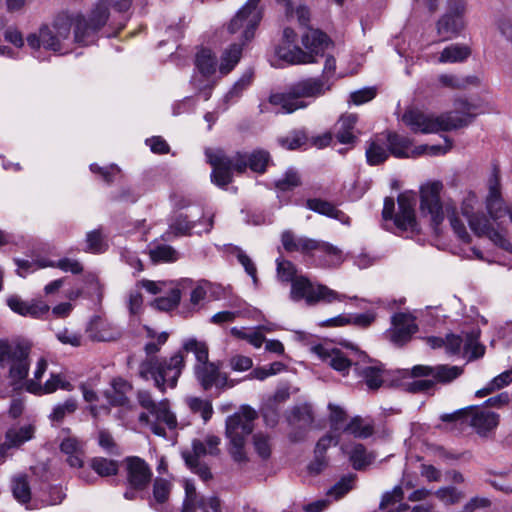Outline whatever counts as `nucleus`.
<instances>
[{
    "mask_svg": "<svg viewBox=\"0 0 512 512\" xmlns=\"http://www.w3.org/2000/svg\"><path fill=\"white\" fill-rule=\"evenodd\" d=\"M207 162L212 167L211 180L218 187L224 188L233 181V173H244L247 168L255 173L263 174L271 161L270 153L256 149L251 153L236 152L227 155L222 149H206Z\"/></svg>",
    "mask_w": 512,
    "mask_h": 512,
    "instance_id": "nucleus-1",
    "label": "nucleus"
},
{
    "mask_svg": "<svg viewBox=\"0 0 512 512\" xmlns=\"http://www.w3.org/2000/svg\"><path fill=\"white\" fill-rule=\"evenodd\" d=\"M336 70V60L327 56L320 77H308L291 84L286 91L269 96V103L281 107V112L291 114L299 109L308 107L306 98L316 99L331 89L330 78Z\"/></svg>",
    "mask_w": 512,
    "mask_h": 512,
    "instance_id": "nucleus-2",
    "label": "nucleus"
},
{
    "mask_svg": "<svg viewBox=\"0 0 512 512\" xmlns=\"http://www.w3.org/2000/svg\"><path fill=\"white\" fill-rule=\"evenodd\" d=\"M456 111L435 115L417 108L407 109L402 115L403 123L415 134H433L440 131H451L470 125L476 113H472L474 105L467 100L456 102Z\"/></svg>",
    "mask_w": 512,
    "mask_h": 512,
    "instance_id": "nucleus-3",
    "label": "nucleus"
},
{
    "mask_svg": "<svg viewBox=\"0 0 512 512\" xmlns=\"http://www.w3.org/2000/svg\"><path fill=\"white\" fill-rule=\"evenodd\" d=\"M161 346L156 341H150L145 344L144 351L146 358L141 361L138 367V376L145 381L152 380L154 386L165 393L167 388H175L178 379L185 366L184 355L181 351L175 353L170 358L157 357Z\"/></svg>",
    "mask_w": 512,
    "mask_h": 512,
    "instance_id": "nucleus-4",
    "label": "nucleus"
},
{
    "mask_svg": "<svg viewBox=\"0 0 512 512\" xmlns=\"http://www.w3.org/2000/svg\"><path fill=\"white\" fill-rule=\"evenodd\" d=\"M443 184L440 181L428 183L421 187L420 190V210L423 215H429L431 224L435 231L442 224L445 213L449 219L450 225L464 243H470L471 237L466 230L464 223L458 218L455 207L446 206L445 211L440 199V193Z\"/></svg>",
    "mask_w": 512,
    "mask_h": 512,
    "instance_id": "nucleus-5",
    "label": "nucleus"
},
{
    "mask_svg": "<svg viewBox=\"0 0 512 512\" xmlns=\"http://www.w3.org/2000/svg\"><path fill=\"white\" fill-rule=\"evenodd\" d=\"M109 6L124 12L130 8L131 0H99L87 16L78 15L74 21L76 43L88 46L97 41L99 31L109 19Z\"/></svg>",
    "mask_w": 512,
    "mask_h": 512,
    "instance_id": "nucleus-6",
    "label": "nucleus"
},
{
    "mask_svg": "<svg viewBox=\"0 0 512 512\" xmlns=\"http://www.w3.org/2000/svg\"><path fill=\"white\" fill-rule=\"evenodd\" d=\"M109 6L124 12L130 8L131 0H99L87 16L78 15L74 21L76 43L88 46L97 41L99 31L109 19Z\"/></svg>",
    "mask_w": 512,
    "mask_h": 512,
    "instance_id": "nucleus-7",
    "label": "nucleus"
},
{
    "mask_svg": "<svg viewBox=\"0 0 512 512\" xmlns=\"http://www.w3.org/2000/svg\"><path fill=\"white\" fill-rule=\"evenodd\" d=\"M256 411L248 405L241 407L240 411L226 419V436L230 440L229 453L238 463L247 461L244 451L246 438L253 432Z\"/></svg>",
    "mask_w": 512,
    "mask_h": 512,
    "instance_id": "nucleus-8",
    "label": "nucleus"
},
{
    "mask_svg": "<svg viewBox=\"0 0 512 512\" xmlns=\"http://www.w3.org/2000/svg\"><path fill=\"white\" fill-rule=\"evenodd\" d=\"M329 37L319 29L309 28L302 36V44L308 52L302 50L298 46L292 48L279 46L276 54L279 59L289 64H307L316 62L317 56H323L324 51L329 46Z\"/></svg>",
    "mask_w": 512,
    "mask_h": 512,
    "instance_id": "nucleus-9",
    "label": "nucleus"
},
{
    "mask_svg": "<svg viewBox=\"0 0 512 512\" xmlns=\"http://www.w3.org/2000/svg\"><path fill=\"white\" fill-rule=\"evenodd\" d=\"M340 344L349 349L347 354L340 349H330L320 344L314 346L312 350L323 362L344 376L348 374L350 367L354 366L355 370H358L361 363L372 362L366 352L351 342L343 341Z\"/></svg>",
    "mask_w": 512,
    "mask_h": 512,
    "instance_id": "nucleus-10",
    "label": "nucleus"
},
{
    "mask_svg": "<svg viewBox=\"0 0 512 512\" xmlns=\"http://www.w3.org/2000/svg\"><path fill=\"white\" fill-rule=\"evenodd\" d=\"M398 212L395 211V202L392 197H386L382 210L384 220H393L394 225L400 231H409L411 233L419 232L418 224L415 216L414 206L416 198L414 194L401 193L398 198Z\"/></svg>",
    "mask_w": 512,
    "mask_h": 512,
    "instance_id": "nucleus-11",
    "label": "nucleus"
},
{
    "mask_svg": "<svg viewBox=\"0 0 512 512\" xmlns=\"http://www.w3.org/2000/svg\"><path fill=\"white\" fill-rule=\"evenodd\" d=\"M281 243L288 253L299 252L304 256L312 257L314 252L318 251L329 257L331 262H339L341 260V251L336 246L305 236L298 237L291 230L282 232Z\"/></svg>",
    "mask_w": 512,
    "mask_h": 512,
    "instance_id": "nucleus-12",
    "label": "nucleus"
},
{
    "mask_svg": "<svg viewBox=\"0 0 512 512\" xmlns=\"http://www.w3.org/2000/svg\"><path fill=\"white\" fill-rule=\"evenodd\" d=\"M290 298L295 302L305 300L307 305L313 306L319 302L342 301L345 296L325 285H315L305 276H298L291 283Z\"/></svg>",
    "mask_w": 512,
    "mask_h": 512,
    "instance_id": "nucleus-13",
    "label": "nucleus"
},
{
    "mask_svg": "<svg viewBox=\"0 0 512 512\" xmlns=\"http://www.w3.org/2000/svg\"><path fill=\"white\" fill-rule=\"evenodd\" d=\"M475 201V195H471L462 202L461 206L462 215L467 219L470 229L476 236L488 237L495 245L508 251L511 248L510 242L493 227L486 215L473 212Z\"/></svg>",
    "mask_w": 512,
    "mask_h": 512,
    "instance_id": "nucleus-14",
    "label": "nucleus"
},
{
    "mask_svg": "<svg viewBox=\"0 0 512 512\" xmlns=\"http://www.w3.org/2000/svg\"><path fill=\"white\" fill-rule=\"evenodd\" d=\"M29 352L28 346L0 341V366L10 363L9 376L14 382H20L28 376Z\"/></svg>",
    "mask_w": 512,
    "mask_h": 512,
    "instance_id": "nucleus-15",
    "label": "nucleus"
},
{
    "mask_svg": "<svg viewBox=\"0 0 512 512\" xmlns=\"http://www.w3.org/2000/svg\"><path fill=\"white\" fill-rule=\"evenodd\" d=\"M194 63L202 78L194 76L191 83L198 91V94L207 101L210 99L215 86V82L211 81L210 77L216 72V56L210 49L202 48L196 53Z\"/></svg>",
    "mask_w": 512,
    "mask_h": 512,
    "instance_id": "nucleus-16",
    "label": "nucleus"
},
{
    "mask_svg": "<svg viewBox=\"0 0 512 512\" xmlns=\"http://www.w3.org/2000/svg\"><path fill=\"white\" fill-rule=\"evenodd\" d=\"M194 374L198 383L205 391L212 387L224 390L235 385V382L230 380L227 374L221 373L220 365L215 362L209 361L204 364H195Z\"/></svg>",
    "mask_w": 512,
    "mask_h": 512,
    "instance_id": "nucleus-17",
    "label": "nucleus"
},
{
    "mask_svg": "<svg viewBox=\"0 0 512 512\" xmlns=\"http://www.w3.org/2000/svg\"><path fill=\"white\" fill-rule=\"evenodd\" d=\"M464 370L460 366L439 364L436 366L415 365L410 371L413 378L431 377L434 381V387L437 384L447 385L456 380L463 374Z\"/></svg>",
    "mask_w": 512,
    "mask_h": 512,
    "instance_id": "nucleus-18",
    "label": "nucleus"
},
{
    "mask_svg": "<svg viewBox=\"0 0 512 512\" xmlns=\"http://www.w3.org/2000/svg\"><path fill=\"white\" fill-rule=\"evenodd\" d=\"M418 331L415 318L407 313H396L392 316V327L385 332V337L397 346L410 341L413 334Z\"/></svg>",
    "mask_w": 512,
    "mask_h": 512,
    "instance_id": "nucleus-19",
    "label": "nucleus"
},
{
    "mask_svg": "<svg viewBox=\"0 0 512 512\" xmlns=\"http://www.w3.org/2000/svg\"><path fill=\"white\" fill-rule=\"evenodd\" d=\"M287 422L290 426L298 427V430L292 431L289 438L292 442H300L305 439L306 432L314 422V413L312 406L308 403L295 405L291 408Z\"/></svg>",
    "mask_w": 512,
    "mask_h": 512,
    "instance_id": "nucleus-20",
    "label": "nucleus"
},
{
    "mask_svg": "<svg viewBox=\"0 0 512 512\" xmlns=\"http://www.w3.org/2000/svg\"><path fill=\"white\" fill-rule=\"evenodd\" d=\"M128 485L136 490H144L150 483L152 471L149 465L138 456H129L124 460Z\"/></svg>",
    "mask_w": 512,
    "mask_h": 512,
    "instance_id": "nucleus-21",
    "label": "nucleus"
},
{
    "mask_svg": "<svg viewBox=\"0 0 512 512\" xmlns=\"http://www.w3.org/2000/svg\"><path fill=\"white\" fill-rule=\"evenodd\" d=\"M468 425L473 427L478 435L487 436L494 431L499 424V414L489 411L484 407L471 405Z\"/></svg>",
    "mask_w": 512,
    "mask_h": 512,
    "instance_id": "nucleus-22",
    "label": "nucleus"
},
{
    "mask_svg": "<svg viewBox=\"0 0 512 512\" xmlns=\"http://www.w3.org/2000/svg\"><path fill=\"white\" fill-rule=\"evenodd\" d=\"M6 302L13 312L25 317L41 318L50 310V307L42 300L25 301L18 295L9 296Z\"/></svg>",
    "mask_w": 512,
    "mask_h": 512,
    "instance_id": "nucleus-23",
    "label": "nucleus"
},
{
    "mask_svg": "<svg viewBox=\"0 0 512 512\" xmlns=\"http://www.w3.org/2000/svg\"><path fill=\"white\" fill-rule=\"evenodd\" d=\"M111 390L105 391V397L113 407H123L132 409L133 405L128 394L133 390L131 382L122 377L113 378L111 381Z\"/></svg>",
    "mask_w": 512,
    "mask_h": 512,
    "instance_id": "nucleus-24",
    "label": "nucleus"
},
{
    "mask_svg": "<svg viewBox=\"0 0 512 512\" xmlns=\"http://www.w3.org/2000/svg\"><path fill=\"white\" fill-rule=\"evenodd\" d=\"M477 336L474 333L466 334L465 341L460 335L448 334L445 338V347L451 354H458L462 346L465 351L472 348L470 359H477L484 354V347L476 344Z\"/></svg>",
    "mask_w": 512,
    "mask_h": 512,
    "instance_id": "nucleus-25",
    "label": "nucleus"
},
{
    "mask_svg": "<svg viewBox=\"0 0 512 512\" xmlns=\"http://www.w3.org/2000/svg\"><path fill=\"white\" fill-rule=\"evenodd\" d=\"M149 414L154 417L153 423H151V431L158 436H165L166 430L161 424H165L169 429H174L177 426V420L175 415L170 411L168 400H162L158 402L156 408L153 409Z\"/></svg>",
    "mask_w": 512,
    "mask_h": 512,
    "instance_id": "nucleus-26",
    "label": "nucleus"
},
{
    "mask_svg": "<svg viewBox=\"0 0 512 512\" xmlns=\"http://www.w3.org/2000/svg\"><path fill=\"white\" fill-rule=\"evenodd\" d=\"M27 43L32 49H39L41 46L46 50L54 52L61 51V40L54 30L47 25H43L39 29L38 34H30L27 37Z\"/></svg>",
    "mask_w": 512,
    "mask_h": 512,
    "instance_id": "nucleus-27",
    "label": "nucleus"
},
{
    "mask_svg": "<svg viewBox=\"0 0 512 512\" xmlns=\"http://www.w3.org/2000/svg\"><path fill=\"white\" fill-rule=\"evenodd\" d=\"M252 10L243 6L236 16L230 21L228 30L230 33H237L240 29H243V38L245 41H249L254 37V32L260 22H253Z\"/></svg>",
    "mask_w": 512,
    "mask_h": 512,
    "instance_id": "nucleus-28",
    "label": "nucleus"
},
{
    "mask_svg": "<svg viewBox=\"0 0 512 512\" xmlns=\"http://www.w3.org/2000/svg\"><path fill=\"white\" fill-rule=\"evenodd\" d=\"M86 332L93 341H114L119 338L120 332L111 327V325L103 320L100 316H94L89 322Z\"/></svg>",
    "mask_w": 512,
    "mask_h": 512,
    "instance_id": "nucleus-29",
    "label": "nucleus"
},
{
    "mask_svg": "<svg viewBox=\"0 0 512 512\" xmlns=\"http://www.w3.org/2000/svg\"><path fill=\"white\" fill-rule=\"evenodd\" d=\"M306 207L320 215L335 219L342 224L349 225L350 217L342 210L338 209L332 202L321 198H309L306 201Z\"/></svg>",
    "mask_w": 512,
    "mask_h": 512,
    "instance_id": "nucleus-30",
    "label": "nucleus"
},
{
    "mask_svg": "<svg viewBox=\"0 0 512 512\" xmlns=\"http://www.w3.org/2000/svg\"><path fill=\"white\" fill-rule=\"evenodd\" d=\"M358 122L357 114H344L335 124V138L341 144L353 146L358 138L354 134L355 126Z\"/></svg>",
    "mask_w": 512,
    "mask_h": 512,
    "instance_id": "nucleus-31",
    "label": "nucleus"
},
{
    "mask_svg": "<svg viewBox=\"0 0 512 512\" xmlns=\"http://www.w3.org/2000/svg\"><path fill=\"white\" fill-rule=\"evenodd\" d=\"M365 155L367 163L371 166L380 165L389 158L390 154L384 133L368 142Z\"/></svg>",
    "mask_w": 512,
    "mask_h": 512,
    "instance_id": "nucleus-32",
    "label": "nucleus"
},
{
    "mask_svg": "<svg viewBox=\"0 0 512 512\" xmlns=\"http://www.w3.org/2000/svg\"><path fill=\"white\" fill-rule=\"evenodd\" d=\"M384 135L390 155L395 158H408L411 156L412 141L410 138L390 131Z\"/></svg>",
    "mask_w": 512,
    "mask_h": 512,
    "instance_id": "nucleus-33",
    "label": "nucleus"
},
{
    "mask_svg": "<svg viewBox=\"0 0 512 512\" xmlns=\"http://www.w3.org/2000/svg\"><path fill=\"white\" fill-rule=\"evenodd\" d=\"M59 388L66 391H72L74 387L70 382L62 379L59 374H51V377L45 382L44 386H41L35 380H29L26 385L27 391L35 394L53 393Z\"/></svg>",
    "mask_w": 512,
    "mask_h": 512,
    "instance_id": "nucleus-34",
    "label": "nucleus"
},
{
    "mask_svg": "<svg viewBox=\"0 0 512 512\" xmlns=\"http://www.w3.org/2000/svg\"><path fill=\"white\" fill-rule=\"evenodd\" d=\"M372 362H369L372 365L363 366L364 363H361V367L358 370H355L361 377H363L367 387L371 390L379 389L384 380H383V372L384 365L376 360L371 359Z\"/></svg>",
    "mask_w": 512,
    "mask_h": 512,
    "instance_id": "nucleus-35",
    "label": "nucleus"
},
{
    "mask_svg": "<svg viewBox=\"0 0 512 512\" xmlns=\"http://www.w3.org/2000/svg\"><path fill=\"white\" fill-rule=\"evenodd\" d=\"M437 33L442 40L456 37L464 28V20L445 13L436 24Z\"/></svg>",
    "mask_w": 512,
    "mask_h": 512,
    "instance_id": "nucleus-36",
    "label": "nucleus"
},
{
    "mask_svg": "<svg viewBox=\"0 0 512 512\" xmlns=\"http://www.w3.org/2000/svg\"><path fill=\"white\" fill-rule=\"evenodd\" d=\"M197 222L189 219L187 214L182 212L171 216L166 235L172 234L175 237L190 236Z\"/></svg>",
    "mask_w": 512,
    "mask_h": 512,
    "instance_id": "nucleus-37",
    "label": "nucleus"
},
{
    "mask_svg": "<svg viewBox=\"0 0 512 512\" xmlns=\"http://www.w3.org/2000/svg\"><path fill=\"white\" fill-rule=\"evenodd\" d=\"M242 55V45L234 43L221 56L219 71L222 75L230 73L239 62Z\"/></svg>",
    "mask_w": 512,
    "mask_h": 512,
    "instance_id": "nucleus-38",
    "label": "nucleus"
},
{
    "mask_svg": "<svg viewBox=\"0 0 512 512\" xmlns=\"http://www.w3.org/2000/svg\"><path fill=\"white\" fill-rule=\"evenodd\" d=\"M89 466L100 477L115 476L119 471V462L105 457H93Z\"/></svg>",
    "mask_w": 512,
    "mask_h": 512,
    "instance_id": "nucleus-39",
    "label": "nucleus"
},
{
    "mask_svg": "<svg viewBox=\"0 0 512 512\" xmlns=\"http://www.w3.org/2000/svg\"><path fill=\"white\" fill-rule=\"evenodd\" d=\"M471 54L466 45L452 44L444 48L439 57L441 63H456L465 61Z\"/></svg>",
    "mask_w": 512,
    "mask_h": 512,
    "instance_id": "nucleus-40",
    "label": "nucleus"
},
{
    "mask_svg": "<svg viewBox=\"0 0 512 512\" xmlns=\"http://www.w3.org/2000/svg\"><path fill=\"white\" fill-rule=\"evenodd\" d=\"M34 428L30 425L19 429H9L5 435L4 446L7 448L19 447L33 437Z\"/></svg>",
    "mask_w": 512,
    "mask_h": 512,
    "instance_id": "nucleus-41",
    "label": "nucleus"
},
{
    "mask_svg": "<svg viewBox=\"0 0 512 512\" xmlns=\"http://www.w3.org/2000/svg\"><path fill=\"white\" fill-rule=\"evenodd\" d=\"M78 408L77 400L73 397L67 398L63 403L56 404L51 413L49 419L53 423H62L65 417L72 415Z\"/></svg>",
    "mask_w": 512,
    "mask_h": 512,
    "instance_id": "nucleus-42",
    "label": "nucleus"
},
{
    "mask_svg": "<svg viewBox=\"0 0 512 512\" xmlns=\"http://www.w3.org/2000/svg\"><path fill=\"white\" fill-rule=\"evenodd\" d=\"M343 432L349 433L356 438L366 439L374 432V427L371 424H364V420L360 416H355L343 428Z\"/></svg>",
    "mask_w": 512,
    "mask_h": 512,
    "instance_id": "nucleus-43",
    "label": "nucleus"
},
{
    "mask_svg": "<svg viewBox=\"0 0 512 512\" xmlns=\"http://www.w3.org/2000/svg\"><path fill=\"white\" fill-rule=\"evenodd\" d=\"M349 459L356 470H361L371 464L373 457L367 452L361 443L354 444L349 452Z\"/></svg>",
    "mask_w": 512,
    "mask_h": 512,
    "instance_id": "nucleus-44",
    "label": "nucleus"
},
{
    "mask_svg": "<svg viewBox=\"0 0 512 512\" xmlns=\"http://www.w3.org/2000/svg\"><path fill=\"white\" fill-rule=\"evenodd\" d=\"M86 245L85 251L90 253H103L108 248V244L100 228L86 234Z\"/></svg>",
    "mask_w": 512,
    "mask_h": 512,
    "instance_id": "nucleus-45",
    "label": "nucleus"
},
{
    "mask_svg": "<svg viewBox=\"0 0 512 512\" xmlns=\"http://www.w3.org/2000/svg\"><path fill=\"white\" fill-rule=\"evenodd\" d=\"M149 256L153 263L174 262L178 259L177 251L165 244L157 245L150 249Z\"/></svg>",
    "mask_w": 512,
    "mask_h": 512,
    "instance_id": "nucleus-46",
    "label": "nucleus"
},
{
    "mask_svg": "<svg viewBox=\"0 0 512 512\" xmlns=\"http://www.w3.org/2000/svg\"><path fill=\"white\" fill-rule=\"evenodd\" d=\"M180 299V290L178 288H173L167 296L156 298L151 305L159 311L168 312L178 306Z\"/></svg>",
    "mask_w": 512,
    "mask_h": 512,
    "instance_id": "nucleus-47",
    "label": "nucleus"
},
{
    "mask_svg": "<svg viewBox=\"0 0 512 512\" xmlns=\"http://www.w3.org/2000/svg\"><path fill=\"white\" fill-rule=\"evenodd\" d=\"M183 350L186 352H192L195 355L196 364H204L209 362L208 346L205 342L197 341L194 338L188 339L183 344Z\"/></svg>",
    "mask_w": 512,
    "mask_h": 512,
    "instance_id": "nucleus-48",
    "label": "nucleus"
},
{
    "mask_svg": "<svg viewBox=\"0 0 512 512\" xmlns=\"http://www.w3.org/2000/svg\"><path fill=\"white\" fill-rule=\"evenodd\" d=\"M300 185V176L294 168H289L282 178L275 181V188L281 192L292 191Z\"/></svg>",
    "mask_w": 512,
    "mask_h": 512,
    "instance_id": "nucleus-49",
    "label": "nucleus"
},
{
    "mask_svg": "<svg viewBox=\"0 0 512 512\" xmlns=\"http://www.w3.org/2000/svg\"><path fill=\"white\" fill-rule=\"evenodd\" d=\"M187 404L193 413H199L206 423L213 415L212 403L199 397H191L187 399Z\"/></svg>",
    "mask_w": 512,
    "mask_h": 512,
    "instance_id": "nucleus-50",
    "label": "nucleus"
},
{
    "mask_svg": "<svg viewBox=\"0 0 512 512\" xmlns=\"http://www.w3.org/2000/svg\"><path fill=\"white\" fill-rule=\"evenodd\" d=\"M253 73L251 71H246L241 78L234 83L231 89L225 95V101L230 102L238 99L243 91L247 89L252 83Z\"/></svg>",
    "mask_w": 512,
    "mask_h": 512,
    "instance_id": "nucleus-51",
    "label": "nucleus"
},
{
    "mask_svg": "<svg viewBox=\"0 0 512 512\" xmlns=\"http://www.w3.org/2000/svg\"><path fill=\"white\" fill-rule=\"evenodd\" d=\"M307 142V136L303 131L294 130L285 137L278 139V143L288 150H296Z\"/></svg>",
    "mask_w": 512,
    "mask_h": 512,
    "instance_id": "nucleus-52",
    "label": "nucleus"
},
{
    "mask_svg": "<svg viewBox=\"0 0 512 512\" xmlns=\"http://www.w3.org/2000/svg\"><path fill=\"white\" fill-rule=\"evenodd\" d=\"M473 407L467 406L465 408L456 410L452 413H444L440 415V420L444 423H453L456 426L462 427L468 425L469 413Z\"/></svg>",
    "mask_w": 512,
    "mask_h": 512,
    "instance_id": "nucleus-53",
    "label": "nucleus"
},
{
    "mask_svg": "<svg viewBox=\"0 0 512 512\" xmlns=\"http://www.w3.org/2000/svg\"><path fill=\"white\" fill-rule=\"evenodd\" d=\"M13 496L21 503H28L31 499V491L26 477H17L12 482Z\"/></svg>",
    "mask_w": 512,
    "mask_h": 512,
    "instance_id": "nucleus-54",
    "label": "nucleus"
},
{
    "mask_svg": "<svg viewBox=\"0 0 512 512\" xmlns=\"http://www.w3.org/2000/svg\"><path fill=\"white\" fill-rule=\"evenodd\" d=\"M171 483L164 478H156L153 483V499L157 504L168 501L171 493Z\"/></svg>",
    "mask_w": 512,
    "mask_h": 512,
    "instance_id": "nucleus-55",
    "label": "nucleus"
},
{
    "mask_svg": "<svg viewBox=\"0 0 512 512\" xmlns=\"http://www.w3.org/2000/svg\"><path fill=\"white\" fill-rule=\"evenodd\" d=\"M90 171L96 175H99L101 179L107 184L113 183L116 176L121 172L120 168L115 164L102 167L96 163H92L90 165Z\"/></svg>",
    "mask_w": 512,
    "mask_h": 512,
    "instance_id": "nucleus-56",
    "label": "nucleus"
},
{
    "mask_svg": "<svg viewBox=\"0 0 512 512\" xmlns=\"http://www.w3.org/2000/svg\"><path fill=\"white\" fill-rule=\"evenodd\" d=\"M276 264H277V275L279 277V279L283 282H291L293 280H295V278L297 277L296 276V267L295 265L289 261V260H285V259H281V258H278L276 260Z\"/></svg>",
    "mask_w": 512,
    "mask_h": 512,
    "instance_id": "nucleus-57",
    "label": "nucleus"
},
{
    "mask_svg": "<svg viewBox=\"0 0 512 512\" xmlns=\"http://www.w3.org/2000/svg\"><path fill=\"white\" fill-rule=\"evenodd\" d=\"M98 444L99 446L110 455H119L120 449L115 442L111 433L106 429H101L98 432Z\"/></svg>",
    "mask_w": 512,
    "mask_h": 512,
    "instance_id": "nucleus-58",
    "label": "nucleus"
},
{
    "mask_svg": "<svg viewBox=\"0 0 512 512\" xmlns=\"http://www.w3.org/2000/svg\"><path fill=\"white\" fill-rule=\"evenodd\" d=\"M435 390L434 381L432 379H418L414 378L413 381L406 384V391L409 393H428L433 394Z\"/></svg>",
    "mask_w": 512,
    "mask_h": 512,
    "instance_id": "nucleus-59",
    "label": "nucleus"
},
{
    "mask_svg": "<svg viewBox=\"0 0 512 512\" xmlns=\"http://www.w3.org/2000/svg\"><path fill=\"white\" fill-rule=\"evenodd\" d=\"M72 20L67 15H58L53 23V30L60 40H65L70 35Z\"/></svg>",
    "mask_w": 512,
    "mask_h": 512,
    "instance_id": "nucleus-60",
    "label": "nucleus"
},
{
    "mask_svg": "<svg viewBox=\"0 0 512 512\" xmlns=\"http://www.w3.org/2000/svg\"><path fill=\"white\" fill-rule=\"evenodd\" d=\"M253 444L257 454L264 460L268 459L271 455L270 438L262 433H257L253 436Z\"/></svg>",
    "mask_w": 512,
    "mask_h": 512,
    "instance_id": "nucleus-61",
    "label": "nucleus"
},
{
    "mask_svg": "<svg viewBox=\"0 0 512 512\" xmlns=\"http://www.w3.org/2000/svg\"><path fill=\"white\" fill-rule=\"evenodd\" d=\"M436 496L446 504H455L463 498V493L457 488L450 486L438 489Z\"/></svg>",
    "mask_w": 512,
    "mask_h": 512,
    "instance_id": "nucleus-62",
    "label": "nucleus"
},
{
    "mask_svg": "<svg viewBox=\"0 0 512 512\" xmlns=\"http://www.w3.org/2000/svg\"><path fill=\"white\" fill-rule=\"evenodd\" d=\"M328 407L330 409L329 421H330L331 430L339 431L342 428V424L347 419V414L339 406L329 404Z\"/></svg>",
    "mask_w": 512,
    "mask_h": 512,
    "instance_id": "nucleus-63",
    "label": "nucleus"
},
{
    "mask_svg": "<svg viewBox=\"0 0 512 512\" xmlns=\"http://www.w3.org/2000/svg\"><path fill=\"white\" fill-rule=\"evenodd\" d=\"M188 468L195 474H197L203 481H208L212 478L210 468L201 461H196L192 457H188L185 461Z\"/></svg>",
    "mask_w": 512,
    "mask_h": 512,
    "instance_id": "nucleus-64",
    "label": "nucleus"
}]
</instances>
